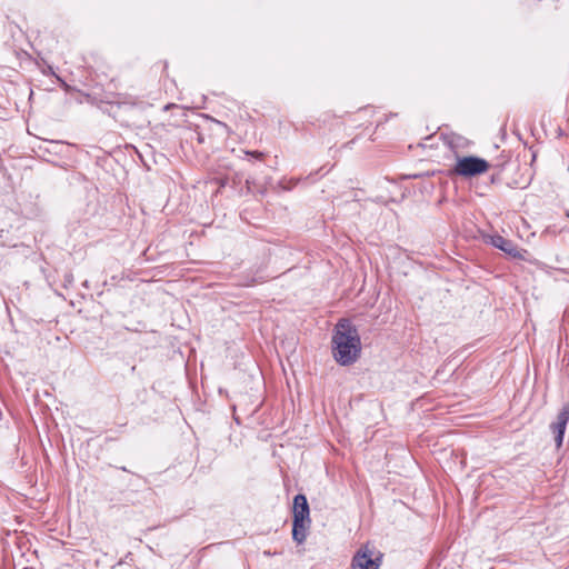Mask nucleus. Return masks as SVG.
<instances>
[{
    "label": "nucleus",
    "mask_w": 569,
    "mask_h": 569,
    "mask_svg": "<svg viewBox=\"0 0 569 569\" xmlns=\"http://www.w3.org/2000/svg\"><path fill=\"white\" fill-rule=\"evenodd\" d=\"M361 353V340L357 327L349 319H340L333 329L332 355L341 366L353 365Z\"/></svg>",
    "instance_id": "obj_1"
},
{
    "label": "nucleus",
    "mask_w": 569,
    "mask_h": 569,
    "mask_svg": "<svg viewBox=\"0 0 569 569\" xmlns=\"http://www.w3.org/2000/svg\"><path fill=\"white\" fill-rule=\"evenodd\" d=\"M489 167L487 160L475 156H467L458 158L452 173L461 177H475L486 172Z\"/></svg>",
    "instance_id": "obj_2"
},
{
    "label": "nucleus",
    "mask_w": 569,
    "mask_h": 569,
    "mask_svg": "<svg viewBox=\"0 0 569 569\" xmlns=\"http://www.w3.org/2000/svg\"><path fill=\"white\" fill-rule=\"evenodd\" d=\"M382 555L369 545L362 546L352 558V569H378Z\"/></svg>",
    "instance_id": "obj_3"
},
{
    "label": "nucleus",
    "mask_w": 569,
    "mask_h": 569,
    "mask_svg": "<svg viewBox=\"0 0 569 569\" xmlns=\"http://www.w3.org/2000/svg\"><path fill=\"white\" fill-rule=\"evenodd\" d=\"M569 422V403H565L556 416L555 421L549 425V430L553 436V441L557 449H560L563 443L566 429Z\"/></svg>",
    "instance_id": "obj_4"
},
{
    "label": "nucleus",
    "mask_w": 569,
    "mask_h": 569,
    "mask_svg": "<svg viewBox=\"0 0 569 569\" xmlns=\"http://www.w3.org/2000/svg\"><path fill=\"white\" fill-rule=\"evenodd\" d=\"M490 243L495 248L500 249L501 251L506 252L507 254L513 258L522 257L518 247L511 240H508L500 234L490 236Z\"/></svg>",
    "instance_id": "obj_5"
},
{
    "label": "nucleus",
    "mask_w": 569,
    "mask_h": 569,
    "mask_svg": "<svg viewBox=\"0 0 569 569\" xmlns=\"http://www.w3.org/2000/svg\"><path fill=\"white\" fill-rule=\"evenodd\" d=\"M310 509L307 497L302 493L295 496L292 516L293 519L310 520Z\"/></svg>",
    "instance_id": "obj_6"
},
{
    "label": "nucleus",
    "mask_w": 569,
    "mask_h": 569,
    "mask_svg": "<svg viewBox=\"0 0 569 569\" xmlns=\"http://www.w3.org/2000/svg\"><path fill=\"white\" fill-rule=\"evenodd\" d=\"M310 526V520L292 519V539L298 545L306 541L307 532Z\"/></svg>",
    "instance_id": "obj_7"
},
{
    "label": "nucleus",
    "mask_w": 569,
    "mask_h": 569,
    "mask_svg": "<svg viewBox=\"0 0 569 569\" xmlns=\"http://www.w3.org/2000/svg\"><path fill=\"white\" fill-rule=\"evenodd\" d=\"M246 154L254 157L256 159H259V160L263 159V157H264V153L261 151H246Z\"/></svg>",
    "instance_id": "obj_8"
},
{
    "label": "nucleus",
    "mask_w": 569,
    "mask_h": 569,
    "mask_svg": "<svg viewBox=\"0 0 569 569\" xmlns=\"http://www.w3.org/2000/svg\"><path fill=\"white\" fill-rule=\"evenodd\" d=\"M251 183H252V181L250 179H246V186H247L248 191L251 190Z\"/></svg>",
    "instance_id": "obj_9"
},
{
    "label": "nucleus",
    "mask_w": 569,
    "mask_h": 569,
    "mask_svg": "<svg viewBox=\"0 0 569 569\" xmlns=\"http://www.w3.org/2000/svg\"><path fill=\"white\" fill-rule=\"evenodd\" d=\"M198 140H199V142H202V141H203V139H202V137H201V136H199Z\"/></svg>",
    "instance_id": "obj_10"
},
{
    "label": "nucleus",
    "mask_w": 569,
    "mask_h": 569,
    "mask_svg": "<svg viewBox=\"0 0 569 569\" xmlns=\"http://www.w3.org/2000/svg\"><path fill=\"white\" fill-rule=\"evenodd\" d=\"M491 181L492 182L497 181V178H495V176H492Z\"/></svg>",
    "instance_id": "obj_11"
},
{
    "label": "nucleus",
    "mask_w": 569,
    "mask_h": 569,
    "mask_svg": "<svg viewBox=\"0 0 569 569\" xmlns=\"http://www.w3.org/2000/svg\"><path fill=\"white\" fill-rule=\"evenodd\" d=\"M568 170H569V166H568Z\"/></svg>",
    "instance_id": "obj_12"
}]
</instances>
